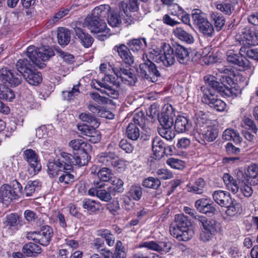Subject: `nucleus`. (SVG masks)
I'll return each mask as SVG.
<instances>
[{
	"instance_id": "1",
	"label": "nucleus",
	"mask_w": 258,
	"mask_h": 258,
	"mask_svg": "<svg viewBox=\"0 0 258 258\" xmlns=\"http://www.w3.org/2000/svg\"><path fill=\"white\" fill-rule=\"evenodd\" d=\"M220 82L213 75H207L204 77L206 84L208 86L201 87V91L203 92L202 101L218 111H223L226 108V103L221 99L215 96L213 91L217 92L222 96H236V89L232 87L234 82L231 77L221 76Z\"/></svg>"
},
{
	"instance_id": "2",
	"label": "nucleus",
	"mask_w": 258,
	"mask_h": 258,
	"mask_svg": "<svg viewBox=\"0 0 258 258\" xmlns=\"http://www.w3.org/2000/svg\"><path fill=\"white\" fill-rule=\"evenodd\" d=\"M118 79H120L122 82L129 86L134 85L137 81V79L134 74H132V75L118 77L117 79L112 75H109L105 76L100 81H96V82L100 88L96 86L94 88L102 94H106L113 99L117 98L119 93L113 86H119V82L117 81Z\"/></svg>"
},
{
	"instance_id": "3",
	"label": "nucleus",
	"mask_w": 258,
	"mask_h": 258,
	"mask_svg": "<svg viewBox=\"0 0 258 258\" xmlns=\"http://www.w3.org/2000/svg\"><path fill=\"white\" fill-rule=\"evenodd\" d=\"M16 67L21 75L14 72L11 70L5 68L0 70V81L3 83H8L11 87H16L21 84V75L28 73L34 67L27 59H19L17 61Z\"/></svg>"
},
{
	"instance_id": "4",
	"label": "nucleus",
	"mask_w": 258,
	"mask_h": 258,
	"mask_svg": "<svg viewBox=\"0 0 258 258\" xmlns=\"http://www.w3.org/2000/svg\"><path fill=\"white\" fill-rule=\"evenodd\" d=\"M190 225L186 216L183 214L176 215L174 221L170 227V234L179 241H188L195 233Z\"/></svg>"
},
{
	"instance_id": "5",
	"label": "nucleus",
	"mask_w": 258,
	"mask_h": 258,
	"mask_svg": "<svg viewBox=\"0 0 258 258\" xmlns=\"http://www.w3.org/2000/svg\"><path fill=\"white\" fill-rule=\"evenodd\" d=\"M85 157L81 161H76L71 154L61 152L60 157L53 162H49L47 164L48 173L54 177L58 174L59 171L71 170L74 165L82 166L86 162ZM78 159H76V160Z\"/></svg>"
},
{
	"instance_id": "6",
	"label": "nucleus",
	"mask_w": 258,
	"mask_h": 258,
	"mask_svg": "<svg viewBox=\"0 0 258 258\" xmlns=\"http://www.w3.org/2000/svg\"><path fill=\"white\" fill-rule=\"evenodd\" d=\"M148 120L146 118L144 113L142 111L136 113L132 121L128 124L126 128L125 134L127 138L132 140L136 141L140 137L141 127L146 133H149L150 128L147 124Z\"/></svg>"
},
{
	"instance_id": "7",
	"label": "nucleus",
	"mask_w": 258,
	"mask_h": 258,
	"mask_svg": "<svg viewBox=\"0 0 258 258\" xmlns=\"http://www.w3.org/2000/svg\"><path fill=\"white\" fill-rule=\"evenodd\" d=\"M157 112L156 106L151 105L147 112V115L153 118L158 114V120L161 126L171 128L173 125L174 118L175 117V109L173 106L169 104L165 105L163 111L161 113Z\"/></svg>"
},
{
	"instance_id": "8",
	"label": "nucleus",
	"mask_w": 258,
	"mask_h": 258,
	"mask_svg": "<svg viewBox=\"0 0 258 258\" xmlns=\"http://www.w3.org/2000/svg\"><path fill=\"white\" fill-rule=\"evenodd\" d=\"M53 236V229L48 225L42 226L39 230L28 232L26 234L28 240H33L43 246L49 245Z\"/></svg>"
},
{
	"instance_id": "9",
	"label": "nucleus",
	"mask_w": 258,
	"mask_h": 258,
	"mask_svg": "<svg viewBox=\"0 0 258 258\" xmlns=\"http://www.w3.org/2000/svg\"><path fill=\"white\" fill-rule=\"evenodd\" d=\"M235 38L243 45H258V31L254 26H246L240 29Z\"/></svg>"
},
{
	"instance_id": "10",
	"label": "nucleus",
	"mask_w": 258,
	"mask_h": 258,
	"mask_svg": "<svg viewBox=\"0 0 258 258\" xmlns=\"http://www.w3.org/2000/svg\"><path fill=\"white\" fill-rule=\"evenodd\" d=\"M199 224L201 227L202 232L200 233V239L204 242H207L211 239L218 228V222L213 219L208 220L204 216L200 218Z\"/></svg>"
},
{
	"instance_id": "11",
	"label": "nucleus",
	"mask_w": 258,
	"mask_h": 258,
	"mask_svg": "<svg viewBox=\"0 0 258 258\" xmlns=\"http://www.w3.org/2000/svg\"><path fill=\"white\" fill-rule=\"evenodd\" d=\"M23 194V186L18 181L13 182V186L3 185L0 190V197L3 202H9L21 197Z\"/></svg>"
},
{
	"instance_id": "12",
	"label": "nucleus",
	"mask_w": 258,
	"mask_h": 258,
	"mask_svg": "<svg viewBox=\"0 0 258 258\" xmlns=\"http://www.w3.org/2000/svg\"><path fill=\"white\" fill-rule=\"evenodd\" d=\"M117 158L114 145L111 144L108 145L107 151L99 153L96 157L98 163L107 166L120 168L121 161Z\"/></svg>"
},
{
	"instance_id": "13",
	"label": "nucleus",
	"mask_w": 258,
	"mask_h": 258,
	"mask_svg": "<svg viewBox=\"0 0 258 258\" xmlns=\"http://www.w3.org/2000/svg\"><path fill=\"white\" fill-rule=\"evenodd\" d=\"M69 146L74 150L77 151V152L74 153V155L71 154V156L74 157V159H78L77 160H76V161H80L82 162V159L85 157L86 162L82 166L86 165L89 160L87 150L90 149V145L85 142L82 140L75 139L70 142Z\"/></svg>"
},
{
	"instance_id": "14",
	"label": "nucleus",
	"mask_w": 258,
	"mask_h": 258,
	"mask_svg": "<svg viewBox=\"0 0 258 258\" xmlns=\"http://www.w3.org/2000/svg\"><path fill=\"white\" fill-rule=\"evenodd\" d=\"M83 26L94 33L108 32L109 29L104 19H99L95 17L87 16L84 21Z\"/></svg>"
},
{
	"instance_id": "15",
	"label": "nucleus",
	"mask_w": 258,
	"mask_h": 258,
	"mask_svg": "<svg viewBox=\"0 0 258 258\" xmlns=\"http://www.w3.org/2000/svg\"><path fill=\"white\" fill-rule=\"evenodd\" d=\"M24 159L28 163V171L31 175H35L41 169V164L38 160V155L32 149H27L23 152Z\"/></svg>"
},
{
	"instance_id": "16",
	"label": "nucleus",
	"mask_w": 258,
	"mask_h": 258,
	"mask_svg": "<svg viewBox=\"0 0 258 258\" xmlns=\"http://www.w3.org/2000/svg\"><path fill=\"white\" fill-rule=\"evenodd\" d=\"M94 187L91 188L88 190V194L91 196H96L102 201L108 202L111 199L112 191L108 188L107 191L103 189L105 184L101 182L94 181Z\"/></svg>"
},
{
	"instance_id": "17",
	"label": "nucleus",
	"mask_w": 258,
	"mask_h": 258,
	"mask_svg": "<svg viewBox=\"0 0 258 258\" xmlns=\"http://www.w3.org/2000/svg\"><path fill=\"white\" fill-rule=\"evenodd\" d=\"M161 48L163 54L159 57L158 60H160L166 67L172 66L175 62L174 47H171L169 44L163 43Z\"/></svg>"
},
{
	"instance_id": "18",
	"label": "nucleus",
	"mask_w": 258,
	"mask_h": 258,
	"mask_svg": "<svg viewBox=\"0 0 258 258\" xmlns=\"http://www.w3.org/2000/svg\"><path fill=\"white\" fill-rule=\"evenodd\" d=\"M195 207L200 213L205 214H215L217 212L216 205L210 199L202 198L198 200L195 204Z\"/></svg>"
},
{
	"instance_id": "19",
	"label": "nucleus",
	"mask_w": 258,
	"mask_h": 258,
	"mask_svg": "<svg viewBox=\"0 0 258 258\" xmlns=\"http://www.w3.org/2000/svg\"><path fill=\"white\" fill-rule=\"evenodd\" d=\"M140 247H145L160 253H166L170 250L171 245L170 242L166 241L157 242L154 241H150L142 242L140 244Z\"/></svg>"
},
{
	"instance_id": "20",
	"label": "nucleus",
	"mask_w": 258,
	"mask_h": 258,
	"mask_svg": "<svg viewBox=\"0 0 258 258\" xmlns=\"http://www.w3.org/2000/svg\"><path fill=\"white\" fill-rule=\"evenodd\" d=\"M173 47L175 57L179 63L187 65L191 62L190 53L186 48L177 43L173 44Z\"/></svg>"
},
{
	"instance_id": "21",
	"label": "nucleus",
	"mask_w": 258,
	"mask_h": 258,
	"mask_svg": "<svg viewBox=\"0 0 258 258\" xmlns=\"http://www.w3.org/2000/svg\"><path fill=\"white\" fill-rule=\"evenodd\" d=\"M227 61L232 64L237 65L243 69H247L250 67L249 61L243 55L236 54L230 50L226 53Z\"/></svg>"
},
{
	"instance_id": "22",
	"label": "nucleus",
	"mask_w": 258,
	"mask_h": 258,
	"mask_svg": "<svg viewBox=\"0 0 258 258\" xmlns=\"http://www.w3.org/2000/svg\"><path fill=\"white\" fill-rule=\"evenodd\" d=\"M212 196L215 202L221 207L226 206L233 199L229 192L222 190L213 191Z\"/></svg>"
},
{
	"instance_id": "23",
	"label": "nucleus",
	"mask_w": 258,
	"mask_h": 258,
	"mask_svg": "<svg viewBox=\"0 0 258 258\" xmlns=\"http://www.w3.org/2000/svg\"><path fill=\"white\" fill-rule=\"evenodd\" d=\"M130 49V48H128L124 44H121L119 46L116 45L113 48V50L118 53L122 60L126 64L131 66L134 62V57Z\"/></svg>"
},
{
	"instance_id": "24",
	"label": "nucleus",
	"mask_w": 258,
	"mask_h": 258,
	"mask_svg": "<svg viewBox=\"0 0 258 258\" xmlns=\"http://www.w3.org/2000/svg\"><path fill=\"white\" fill-rule=\"evenodd\" d=\"M172 33L175 37L187 44H191L195 41L192 35L185 31L181 27H176L174 29Z\"/></svg>"
},
{
	"instance_id": "25",
	"label": "nucleus",
	"mask_w": 258,
	"mask_h": 258,
	"mask_svg": "<svg viewBox=\"0 0 258 258\" xmlns=\"http://www.w3.org/2000/svg\"><path fill=\"white\" fill-rule=\"evenodd\" d=\"M191 126V123L189 119L183 116H178L175 120L174 128L178 133L187 132Z\"/></svg>"
},
{
	"instance_id": "26",
	"label": "nucleus",
	"mask_w": 258,
	"mask_h": 258,
	"mask_svg": "<svg viewBox=\"0 0 258 258\" xmlns=\"http://www.w3.org/2000/svg\"><path fill=\"white\" fill-rule=\"evenodd\" d=\"M203 138L208 142H213L218 136L219 131L215 125H207L203 128H200Z\"/></svg>"
},
{
	"instance_id": "27",
	"label": "nucleus",
	"mask_w": 258,
	"mask_h": 258,
	"mask_svg": "<svg viewBox=\"0 0 258 258\" xmlns=\"http://www.w3.org/2000/svg\"><path fill=\"white\" fill-rule=\"evenodd\" d=\"M74 30L76 35L85 47L88 48L91 46L94 41V39L90 34L86 33L82 29L78 27H76Z\"/></svg>"
},
{
	"instance_id": "28",
	"label": "nucleus",
	"mask_w": 258,
	"mask_h": 258,
	"mask_svg": "<svg viewBox=\"0 0 258 258\" xmlns=\"http://www.w3.org/2000/svg\"><path fill=\"white\" fill-rule=\"evenodd\" d=\"M224 207L227 208L226 214L230 217H237L241 213V206L234 198Z\"/></svg>"
},
{
	"instance_id": "29",
	"label": "nucleus",
	"mask_w": 258,
	"mask_h": 258,
	"mask_svg": "<svg viewBox=\"0 0 258 258\" xmlns=\"http://www.w3.org/2000/svg\"><path fill=\"white\" fill-rule=\"evenodd\" d=\"M24 78L30 85H37L40 84L42 80L41 74L40 72L33 69L29 70L28 73L24 74Z\"/></svg>"
},
{
	"instance_id": "30",
	"label": "nucleus",
	"mask_w": 258,
	"mask_h": 258,
	"mask_svg": "<svg viewBox=\"0 0 258 258\" xmlns=\"http://www.w3.org/2000/svg\"><path fill=\"white\" fill-rule=\"evenodd\" d=\"M152 150L157 156H163L166 152V144L159 137H155L152 140Z\"/></svg>"
},
{
	"instance_id": "31",
	"label": "nucleus",
	"mask_w": 258,
	"mask_h": 258,
	"mask_svg": "<svg viewBox=\"0 0 258 258\" xmlns=\"http://www.w3.org/2000/svg\"><path fill=\"white\" fill-rule=\"evenodd\" d=\"M22 252L27 256H36L42 251L40 246L33 242H28L23 245Z\"/></svg>"
},
{
	"instance_id": "32",
	"label": "nucleus",
	"mask_w": 258,
	"mask_h": 258,
	"mask_svg": "<svg viewBox=\"0 0 258 258\" xmlns=\"http://www.w3.org/2000/svg\"><path fill=\"white\" fill-rule=\"evenodd\" d=\"M127 45L130 49L137 52L143 51L147 47L146 39L144 37L130 40L128 41Z\"/></svg>"
},
{
	"instance_id": "33",
	"label": "nucleus",
	"mask_w": 258,
	"mask_h": 258,
	"mask_svg": "<svg viewBox=\"0 0 258 258\" xmlns=\"http://www.w3.org/2000/svg\"><path fill=\"white\" fill-rule=\"evenodd\" d=\"M246 174L251 184L253 185L258 184V164L254 163L249 165Z\"/></svg>"
},
{
	"instance_id": "34",
	"label": "nucleus",
	"mask_w": 258,
	"mask_h": 258,
	"mask_svg": "<svg viewBox=\"0 0 258 258\" xmlns=\"http://www.w3.org/2000/svg\"><path fill=\"white\" fill-rule=\"evenodd\" d=\"M210 19L218 31L221 30L225 24V18L221 13L212 12L210 13Z\"/></svg>"
},
{
	"instance_id": "35",
	"label": "nucleus",
	"mask_w": 258,
	"mask_h": 258,
	"mask_svg": "<svg viewBox=\"0 0 258 258\" xmlns=\"http://www.w3.org/2000/svg\"><path fill=\"white\" fill-rule=\"evenodd\" d=\"M199 32L206 37H212L214 34V28L208 20L197 26Z\"/></svg>"
},
{
	"instance_id": "36",
	"label": "nucleus",
	"mask_w": 258,
	"mask_h": 258,
	"mask_svg": "<svg viewBox=\"0 0 258 258\" xmlns=\"http://www.w3.org/2000/svg\"><path fill=\"white\" fill-rule=\"evenodd\" d=\"M110 7L108 5H100L95 8L92 11V14L88 17H95L99 19H103L108 15Z\"/></svg>"
},
{
	"instance_id": "37",
	"label": "nucleus",
	"mask_w": 258,
	"mask_h": 258,
	"mask_svg": "<svg viewBox=\"0 0 258 258\" xmlns=\"http://www.w3.org/2000/svg\"><path fill=\"white\" fill-rule=\"evenodd\" d=\"M194 119L197 127H199L200 128L210 125L211 123V120L208 119V115L201 110L196 112Z\"/></svg>"
},
{
	"instance_id": "38",
	"label": "nucleus",
	"mask_w": 258,
	"mask_h": 258,
	"mask_svg": "<svg viewBox=\"0 0 258 258\" xmlns=\"http://www.w3.org/2000/svg\"><path fill=\"white\" fill-rule=\"evenodd\" d=\"M26 55L38 68H43L45 66L44 63H38V48H36L34 46H30L27 48Z\"/></svg>"
},
{
	"instance_id": "39",
	"label": "nucleus",
	"mask_w": 258,
	"mask_h": 258,
	"mask_svg": "<svg viewBox=\"0 0 258 258\" xmlns=\"http://www.w3.org/2000/svg\"><path fill=\"white\" fill-rule=\"evenodd\" d=\"M120 11L123 13L127 12H136L139 9L138 0H128V2H121L119 4Z\"/></svg>"
},
{
	"instance_id": "40",
	"label": "nucleus",
	"mask_w": 258,
	"mask_h": 258,
	"mask_svg": "<svg viewBox=\"0 0 258 258\" xmlns=\"http://www.w3.org/2000/svg\"><path fill=\"white\" fill-rule=\"evenodd\" d=\"M223 181L227 188L233 194L237 193L239 189V186L236 180L228 173H225L223 177Z\"/></svg>"
},
{
	"instance_id": "41",
	"label": "nucleus",
	"mask_w": 258,
	"mask_h": 258,
	"mask_svg": "<svg viewBox=\"0 0 258 258\" xmlns=\"http://www.w3.org/2000/svg\"><path fill=\"white\" fill-rule=\"evenodd\" d=\"M82 206L87 211L95 213L100 210L101 205L98 201L90 199H85L82 202Z\"/></svg>"
},
{
	"instance_id": "42",
	"label": "nucleus",
	"mask_w": 258,
	"mask_h": 258,
	"mask_svg": "<svg viewBox=\"0 0 258 258\" xmlns=\"http://www.w3.org/2000/svg\"><path fill=\"white\" fill-rule=\"evenodd\" d=\"M38 63L48 60L54 55L53 50L48 46H42L38 48Z\"/></svg>"
},
{
	"instance_id": "43",
	"label": "nucleus",
	"mask_w": 258,
	"mask_h": 258,
	"mask_svg": "<svg viewBox=\"0 0 258 258\" xmlns=\"http://www.w3.org/2000/svg\"><path fill=\"white\" fill-rule=\"evenodd\" d=\"M146 58L145 61L147 65L148 66L149 72L151 74V76L153 82H156L158 80V78L161 77L160 70L154 62L148 59L147 55L146 56Z\"/></svg>"
},
{
	"instance_id": "44",
	"label": "nucleus",
	"mask_w": 258,
	"mask_h": 258,
	"mask_svg": "<svg viewBox=\"0 0 258 258\" xmlns=\"http://www.w3.org/2000/svg\"><path fill=\"white\" fill-rule=\"evenodd\" d=\"M6 219L5 228L10 229L13 228L15 230L17 229L16 227L20 223V217L18 214L12 213L7 215Z\"/></svg>"
},
{
	"instance_id": "45",
	"label": "nucleus",
	"mask_w": 258,
	"mask_h": 258,
	"mask_svg": "<svg viewBox=\"0 0 258 258\" xmlns=\"http://www.w3.org/2000/svg\"><path fill=\"white\" fill-rule=\"evenodd\" d=\"M58 42L60 45H68L71 39V33L68 29L60 28L57 32Z\"/></svg>"
},
{
	"instance_id": "46",
	"label": "nucleus",
	"mask_w": 258,
	"mask_h": 258,
	"mask_svg": "<svg viewBox=\"0 0 258 258\" xmlns=\"http://www.w3.org/2000/svg\"><path fill=\"white\" fill-rule=\"evenodd\" d=\"M206 182L202 178L197 179L193 185H188V191L193 192L196 194H201L203 192V189Z\"/></svg>"
},
{
	"instance_id": "47",
	"label": "nucleus",
	"mask_w": 258,
	"mask_h": 258,
	"mask_svg": "<svg viewBox=\"0 0 258 258\" xmlns=\"http://www.w3.org/2000/svg\"><path fill=\"white\" fill-rule=\"evenodd\" d=\"M122 11H120L118 14L116 12L111 11V10L109 11L108 16V24L112 26V27H117L121 23V16Z\"/></svg>"
},
{
	"instance_id": "48",
	"label": "nucleus",
	"mask_w": 258,
	"mask_h": 258,
	"mask_svg": "<svg viewBox=\"0 0 258 258\" xmlns=\"http://www.w3.org/2000/svg\"><path fill=\"white\" fill-rule=\"evenodd\" d=\"M144 62L141 63L139 66V70H138V72L139 76L143 79L147 80L149 82H153L151 74L149 72L148 66L147 65L145 61V56H143Z\"/></svg>"
},
{
	"instance_id": "49",
	"label": "nucleus",
	"mask_w": 258,
	"mask_h": 258,
	"mask_svg": "<svg viewBox=\"0 0 258 258\" xmlns=\"http://www.w3.org/2000/svg\"><path fill=\"white\" fill-rule=\"evenodd\" d=\"M111 170L109 168L102 167L99 168L98 172V177L100 182H110L113 178Z\"/></svg>"
},
{
	"instance_id": "50",
	"label": "nucleus",
	"mask_w": 258,
	"mask_h": 258,
	"mask_svg": "<svg viewBox=\"0 0 258 258\" xmlns=\"http://www.w3.org/2000/svg\"><path fill=\"white\" fill-rule=\"evenodd\" d=\"M192 19L196 27L208 20L205 14L200 9H194L191 12Z\"/></svg>"
},
{
	"instance_id": "51",
	"label": "nucleus",
	"mask_w": 258,
	"mask_h": 258,
	"mask_svg": "<svg viewBox=\"0 0 258 258\" xmlns=\"http://www.w3.org/2000/svg\"><path fill=\"white\" fill-rule=\"evenodd\" d=\"M40 183L37 180L29 181L25 186L22 195H25L26 197H30L35 192L36 188L40 187Z\"/></svg>"
},
{
	"instance_id": "52",
	"label": "nucleus",
	"mask_w": 258,
	"mask_h": 258,
	"mask_svg": "<svg viewBox=\"0 0 258 258\" xmlns=\"http://www.w3.org/2000/svg\"><path fill=\"white\" fill-rule=\"evenodd\" d=\"M142 185L146 188L157 189L161 185V181L157 178L149 177L143 180Z\"/></svg>"
},
{
	"instance_id": "53",
	"label": "nucleus",
	"mask_w": 258,
	"mask_h": 258,
	"mask_svg": "<svg viewBox=\"0 0 258 258\" xmlns=\"http://www.w3.org/2000/svg\"><path fill=\"white\" fill-rule=\"evenodd\" d=\"M112 185L109 187V189L112 191V192H122L123 191V182L120 178L113 177L110 182Z\"/></svg>"
},
{
	"instance_id": "54",
	"label": "nucleus",
	"mask_w": 258,
	"mask_h": 258,
	"mask_svg": "<svg viewBox=\"0 0 258 258\" xmlns=\"http://www.w3.org/2000/svg\"><path fill=\"white\" fill-rule=\"evenodd\" d=\"M14 97L15 94L11 89L4 84H0V99L11 101Z\"/></svg>"
},
{
	"instance_id": "55",
	"label": "nucleus",
	"mask_w": 258,
	"mask_h": 258,
	"mask_svg": "<svg viewBox=\"0 0 258 258\" xmlns=\"http://www.w3.org/2000/svg\"><path fill=\"white\" fill-rule=\"evenodd\" d=\"M79 118L82 121L90 124V125L99 126V123L97 118L89 112L82 113L80 114Z\"/></svg>"
},
{
	"instance_id": "56",
	"label": "nucleus",
	"mask_w": 258,
	"mask_h": 258,
	"mask_svg": "<svg viewBox=\"0 0 258 258\" xmlns=\"http://www.w3.org/2000/svg\"><path fill=\"white\" fill-rule=\"evenodd\" d=\"M78 130L82 135L86 136V138H88L93 133L96 132L95 128L98 126H94L93 125H88L86 124H78Z\"/></svg>"
},
{
	"instance_id": "57",
	"label": "nucleus",
	"mask_w": 258,
	"mask_h": 258,
	"mask_svg": "<svg viewBox=\"0 0 258 258\" xmlns=\"http://www.w3.org/2000/svg\"><path fill=\"white\" fill-rule=\"evenodd\" d=\"M128 195L133 200L139 201L142 197V189L138 185H133L130 187Z\"/></svg>"
},
{
	"instance_id": "58",
	"label": "nucleus",
	"mask_w": 258,
	"mask_h": 258,
	"mask_svg": "<svg viewBox=\"0 0 258 258\" xmlns=\"http://www.w3.org/2000/svg\"><path fill=\"white\" fill-rule=\"evenodd\" d=\"M167 164L171 168L182 170L185 167V163L183 161L175 158H170L166 161Z\"/></svg>"
},
{
	"instance_id": "59",
	"label": "nucleus",
	"mask_w": 258,
	"mask_h": 258,
	"mask_svg": "<svg viewBox=\"0 0 258 258\" xmlns=\"http://www.w3.org/2000/svg\"><path fill=\"white\" fill-rule=\"evenodd\" d=\"M63 173L59 177V181L64 184H70L74 181V176L69 170H63Z\"/></svg>"
},
{
	"instance_id": "60",
	"label": "nucleus",
	"mask_w": 258,
	"mask_h": 258,
	"mask_svg": "<svg viewBox=\"0 0 258 258\" xmlns=\"http://www.w3.org/2000/svg\"><path fill=\"white\" fill-rule=\"evenodd\" d=\"M114 74L117 78L122 76L132 75V69L130 68L115 67L113 69Z\"/></svg>"
},
{
	"instance_id": "61",
	"label": "nucleus",
	"mask_w": 258,
	"mask_h": 258,
	"mask_svg": "<svg viewBox=\"0 0 258 258\" xmlns=\"http://www.w3.org/2000/svg\"><path fill=\"white\" fill-rule=\"evenodd\" d=\"M79 93V85H74L71 91L62 92L63 97L66 100L72 99L75 96L77 95Z\"/></svg>"
},
{
	"instance_id": "62",
	"label": "nucleus",
	"mask_w": 258,
	"mask_h": 258,
	"mask_svg": "<svg viewBox=\"0 0 258 258\" xmlns=\"http://www.w3.org/2000/svg\"><path fill=\"white\" fill-rule=\"evenodd\" d=\"M71 8H61L54 16H53L50 21L54 23L57 22L59 19L67 15L70 11Z\"/></svg>"
},
{
	"instance_id": "63",
	"label": "nucleus",
	"mask_w": 258,
	"mask_h": 258,
	"mask_svg": "<svg viewBox=\"0 0 258 258\" xmlns=\"http://www.w3.org/2000/svg\"><path fill=\"white\" fill-rule=\"evenodd\" d=\"M171 128H166L165 126L158 128V133L161 136L167 140H170L174 137V134L170 131Z\"/></svg>"
},
{
	"instance_id": "64",
	"label": "nucleus",
	"mask_w": 258,
	"mask_h": 258,
	"mask_svg": "<svg viewBox=\"0 0 258 258\" xmlns=\"http://www.w3.org/2000/svg\"><path fill=\"white\" fill-rule=\"evenodd\" d=\"M216 7L218 10L228 15L232 13L233 10L231 5L228 3L218 4Z\"/></svg>"
}]
</instances>
